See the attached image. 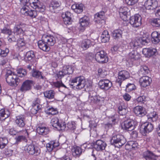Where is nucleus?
Wrapping results in <instances>:
<instances>
[{"instance_id": "f257e3e1", "label": "nucleus", "mask_w": 160, "mask_h": 160, "mask_svg": "<svg viewBox=\"0 0 160 160\" xmlns=\"http://www.w3.org/2000/svg\"><path fill=\"white\" fill-rule=\"evenodd\" d=\"M21 5L30 6L39 12H43L45 6L39 0H20Z\"/></svg>"}, {"instance_id": "f03ea898", "label": "nucleus", "mask_w": 160, "mask_h": 160, "mask_svg": "<svg viewBox=\"0 0 160 160\" xmlns=\"http://www.w3.org/2000/svg\"><path fill=\"white\" fill-rule=\"evenodd\" d=\"M25 26L24 24L21 23L17 24L14 27L13 31V33L15 36L13 37L12 35H9L8 38V41L10 42L15 41L20 37L21 35H22L25 30L24 29Z\"/></svg>"}, {"instance_id": "7ed1b4c3", "label": "nucleus", "mask_w": 160, "mask_h": 160, "mask_svg": "<svg viewBox=\"0 0 160 160\" xmlns=\"http://www.w3.org/2000/svg\"><path fill=\"white\" fill-rule=\"evenodd\" d=\"M6 81L11 86H16L19 83V79L14 72L8 70L5 75Z\"/></svg>"}, {"instance_id": "20e7f679", "label": "nucleus", "mask_w": 160, "mask_h": 160, "mask_svg": "<svg viewBox=\"0 0 160 160\" xmlns=\"http://www.w3.org/2000/svg\"><path fill=\"white\" fill-rule=\"evenodd\" d=\"M70 84L78 89L83 88L85 85V80L83 77H76L69 80Z\"/></svg>"}, {"instance_id": "39448f33", "label": "nucleus", "mask_w": 160, "mask_h": 160, "mask_svg": "<svg viewBox=\"0 0 160 160\" xmlns=\"http://www.w3.org/2000/svg\"><path fill=\"white\" fill-rule=\"evenodd\" d=\"M111 143L115 147L120 148L126 142V139L122 135L118 134L113 136L110 141Z\"/></svg>"}, {"instance_id": "423d86ee", "label": "nucleus", "mask_w": 160, "mask_h": 160, "mask_svg": "<svg viewBox=\"0 0 160 160\" xmlns=\"http://www.w3.org/2000/svg\"><path fill=\"white\" fill-rule=\"evenodd\" d=\"M150 42V38L148 36L142 38L132 40L129 44L130 47L132 48H135L142 45H145Z\"/></svg>"}, {"instance_id": "0eeeda50", "label": "nucleus", "mask_w": 160, "mask_h": 160, "mask_svg": "<svg viewBox=\"0 0 160 160\" xmlns=\"http://www.w3.org/2000/svg\"><path fill=\"white\" fill-rule=\"evenodd\" d=\"M51 123L53 127L59 130H63L66 128V124L65 122L61 120H59L56 117L52 118L51 119Z\"/></svg>"}, {"instance_id": "6e6552de", "label": "nucleus", "mask_w": 160, "mask_h": 160, "mask_svg": "<svg viewBox=\"0 0 160 160\" xmlns=\"http://www.w3.org/2000/svg\"><path fill=\"white\" fill-rule=\"evenodd\" d=\"M140 54L135 50H133L128 54L127 59V62L129 63V67H131L133 64V62L138 60L140 58Z\"/></svg>"}, {"instance_id": "1a4fd4ad", "label": "nucleus", "mask_w": 160, "mask_h": 160, "mask_svg": "<svg viewBox=\"0 0 160 160\" xmlns=\"http://www.w3.org/2000/svg\"><path fill=\"white\" fill-rule=\"evenodd\" d=\"M104 98L98 96H96L95 92H90L89 96V100L91 103H95L98 105L101 104L103 102Z\"/></svg>"}, {"instance_id": "9d476101", "label": "nucleus", "mask_w": 160, "mask_h": 160, "mask_svg": "<svg viewBox=\"0 0 160 160\" xmlns=\"http://www.w3.org/2000/svg\"><path fill=\"white\" fill-rule=\"evenodd\" d=\"M95 57L96 60L100 63H106L108 61L107 54L103 50L98 52L95 54Z\"/></svg>"}, {"instance_id": "9b49d317", "label": "nucleus", "mask_w": 160, "mask_h": 160, "mask_svg": "<svg viewBox=\"0 0 160 160\" xmlns=\"http://www.w3.org/2000/svg\"><path fill=\"white\" fill-rule=\"evenodd\" d=\"M142 18L138 14H135L131 17L129 19V23L134 27H138L142 24Z\"/></svg>"}, {"instance_id": "f8f14e48", "label": "nucleus", "mask_w": 160, "mask_h": 160, "mask_svg": "<svg viewBox=\"0 0 160 160\" xmlns=\"http://www.w3.org/2000/svg\"><path fill=\"white\" fill-rule=\"evenodd\" d=\"M153 129V125L150 123L146 122L141 125L140 131L142 135L145 136L146 133L152 132Z\"/></svg>"}, {"instance_id": "ddd939ff", "label": "nucleus", "mask_w": 160, "mask_h": 160, "mask_svg": "<svg viewBox=\"0 0 160 160\" xmlns=\"http://www.w3.org/2000/svg\"><path fill=\"white\" fill-rule=\"evenodd\" d=\"M144 6L146 9L153 11L158 7V3L157 0H147Z\"/></svg>"}, {"instance_id": "4468645a", "label": "nucleus", "mask_w": 160, "mask_h": 160, "mask_svg": "<svg viewBox=\"0 0 160 160\" xmlns=\"http://www.w3.org/2000/svg\"><path fill=\"white\" fill-rule=\"evenodd\" d=\"M130 10L126 6H122L120 7L119 12L120 17L124 21H126L128 20V16Z\"/></svg>"}, {"instance_id": "2eb2a0df", "label": "nucleus", "mask_w": 160, "mask_h": 160, "mask_svg": "<svg viewBox=\"0 0 160 160\" xmlns=\"http://www.w3.org/2000/svg\"><path fill=\"white\" fill-rule=\"evenodd\" d=\"M98 85L101 89L107 91L111 88L112 83L109 80L104 79L99 81Z\"/></svg>"}, {"instance_id": "dca6fc26", "label": "nucleus", "mask_w": 160, "mask_h": 160, "mask_svg": "<svg viewBox=\"0 0 160 160\" xmlns=\"http://www.w3.org/2000/svg\"><path fill=\"white\" fill-rule=\"evenodd\" d=\"M73 70L70 66H64L62 71H59L57 75L58 78H61L67 74H72Z\"/></svg>"}, {"instance_id": "f3484780", "label": "nucleus", "mask_w": 160, "mask_h": 160, "mask_svg": "<svg viewBox=\"0 0 160 160\" xmlns=\"http://www.w3.org/2000/svg\"><path fill=\"white\" fill-rule=\"evenodd\" d=\"M27 152L30 154L38 155L40 152L39 148L33 144H30L27 145L25 147Z\"/></svg>"}, {"instance_id": "a211bd4d", "label": "nucleus", "mask_w": 160, "mask_h": 160, "mask_svg": "<svg viewBox=\"0 0 160 160\" xmlns=\"http://www.w3.org/2000/svg\"><path fill=\"white\" fill-rule=\"evenodd\" d=\"M122 129L128 131H131L134 129L135 126L134 122L131 120H128L124 122L121 124Z\"/></svg>"}, {"instance_id": "6ab92c4d", "label": "nucleus", "mask_w": 160, "mask_h": 160, "mask_svg": "<svg viewBox=\"0 0 160 160\" xmlns=\"http://www.w3.org/2000/svg\"><path fill=\"white\" fill-rule=\"evenodd\" d=\"M142 53L146 57H150L158 54L156 49L154 48H144L142 51Z\"/></svg>"}, {"instance_id": "aec40b11", "label": "nucleus", "mask_w": 160, "mask_h": 160, "mask_svg": "<svg viewBox=\"0 0 160 160\" xmlns=\"http://www.w3.org/2000/svg\"><path fill=\"white\" fill-rule=\"evenodd\" d=\"M42 38L49 46H53L56 42L55 38L50 35L44 34Z\"/></svg>"}, {"instance_id": "412c9836", "label": "nucleus", "mask_w": 160, "mask_h": 160, "mask_svg": "<svg viewBox=\"0 0 160 160\" xmlns=\"http://www.w3.org/2000/svg\"><path fill=\"white\" fill-rule=\"evenodd\" d=\"M104 12L101 11L95 15L94 21L98 23L104 24L105 23Z\"/></svg>"}, {"instance_id": "4be33fe9", "label": "nucleus", "mask_w": 160, "mask_h": 160, "mask_svg": "<svg viewBox=\"0 0 160 160\" xmlns=\"http://www.w3.org/2000/svg\"><path fill=\"white\" fill-rule=\"evenodd\" d=\"M129 76L128 72L125 70L121 71L118 74V78L117 79V82L120 85L122 82L128 78Z\"/></svg>"}, {"instance_id": "5701e85b", "label": "nucleus", "mask_w": 160, "mask_h": 160, "mask_svg": "<svg viewBox=\"0 0 160 160\" xmlns=\"http://www.w3.org/2000/svg\"><path fill=\"white\" fill-rule=\"evenodd\" d=\"M133 111L135 114L139 117L144 116L147 113L145 108L140 106H138L134 107Z\"/></svg>"}, {"instance_id": "b1692460", "label": "nucleus", "mask_w": 160, "mask_h": 160, "mask_svg": "<svg viewBox=\"0 0 160 160\" xmlns=\"http://www.w3.org/2000/svg\"><path fill=\"white\" fill-rule=\"evenodd\" d=\"M151 82V78L146 76L142 77L139 79V83L141 86L143 87L149 86Z\"/></svg>"}, {"instance_id": "393cba45", "label": "nucleus", "mask_w": 160, "mask_h": 160, "mask_svg": "<svg viewBox=\"0 0 160 160\" xmlns=\"http://www.w3.org/2000/svg\"><path fill=\"white\" fill-rule=\"evenodd\" d=\"M25 118L23 115H20L16 117L15 123L19 127L23 128L25 126Z\"/></svg>"}, {"instance_id": "a878e982", "label": "nucleus", "mask_w": 160, "mask_h": 160, "mask_svg": "<svg viewBox=\"0 0 160 160\" xmlns=\"http://www.w3.org/2000/svg\"><path fill=\"white\" fill-rule=\"evenodd\" d=\"M106 146V143L100 140L96 141L94 144V148L97 151H101L104 150Z\"/></svg>"}, {"instance_id": "bb28decb", "label": "nucleus", "mask_w": 160, "mask_h": 160, "mask_svg": "<svg viewBox=\"0 0 160 160\" xmlns=\"http://www.w3.org/2000/svg\"><path fill=\"white\" fill-rule=\"evenodd\" d=\"M94 40L93 39L91 40L86 39L83 40L81 44V46L82 49L85 50L88 48L91 45L94 44Z\"/></svg>"}, {"instance_id": "cd10ccee", "label": "nucleus", "mask_w": 160, "mask_h": 160, "mask_svg": "<svg viewBox=\"0 0 160 160\" xmlns=\"http://www.w3.org/2000/svg\"><path fill=\"white\" fill-rule=\"evenodd\" d=\"M38 43L39 48L43 51L48 52L50 50V47L48 45L42 38L41 40L38 42Z\"/></svg>"}, {"instance_id": "c85d7f7f", "label": "nucleus", "mask_w": 160, "mask_h": 160, "mask_svg": "<svg viewBox=\"0 0 160 160\" xmlns=\"http://www.w3.org/2000/svg\"><path fill=\"white\" fill-rule=\"evenodd\" d=\"M118 121V116L114 115L109 118V122L105 125L106 127L110 128L117 124Z\"/></svg>"}, {"instance_id": "c756f323", "label": "nucleus", "mask_w": 160, "mask_h": 160, "mask_svg": "<svg viewBox=\"0 0 160 160\" xmlns=\"http://www.w3.org/2000/svg\"><path fill=\"white\" fill-rule=\"evenodd\" d=\"M18 133L23 134V135H20L16 138V141L17 142H20L22 140L26 141V138L28 137V133L26 129H24L18 132Z\"/></svg>"}, {"instance_id": "7c9ffc66", "label": "nucleus", "mask_w": 160, "mask_h": 160, "mask_svg": "<svg viewBox=\"0 0 160 160\" xmlns=\"http://www.w3.org/2000/svg\"><path fill=\"white\" fill-rule=\"evenodd\" d=\"M71 14L69 12H66L62 14V17L64 23L66 25L70 24L71 23Z\"/></svg>"}, {"instance_id": "2f4dec72", "label": "nucleus", "mask_w": 160, "mask_h": 160, "mask_svg": "<svg viewBox=\"0 0 160 160\" xmlns=\"http://www.w3.org/2000/svg\"><path fill=\"white\" fill-rule=\"evenodd\" d=\"M84 5L82 3H75L72 5L71 8L74 12L77 13H80L83 10Z\"/></svg>"}, {"instance_id": "473e14b6", "label": "nucleus", "mask_w": 160, "mask_h": 160, "mask_svg": "<svg viewBox=\"0 0 160 160\" xmlns=\"http://www.w3.org/2000/svg\"><path fill=\"white\" fill-rule=\"evenodd\" d=\"M40 102V99L37 98L33 101L32 104V108L31 109L32 112L33 114H36L40 108L39 103Z\"/></svg>"}, {"instance_id": "72a5a7b5", "label": "nucleus", "mask_w": 160, "mask_h": 160, "mask_svg": "<svg viewBox=\"0 0 160 160\" xmlns=\"http://www.w3.org/2000/svg\"><path fill=\"white\" fill-rule=\"evenodd\" d=\"M143 155L146 160H156L158 158L157 156L149 151L144 152Z\"/></svg>"}, {"instance_id": "f704fd0d", "label": "nucleus", "mask_w": 160, "mask_h": 160, "mask_svg": "<svg viewBox=\"0 0 160 160\" xmlns=\"http://www.w3.org/2000/svg\"><path fill=\"white\" fill-rule=\"evenodd\" d=\"M151 40L152 43L157 44L160 41V33L154 31L151 34Z\"/></svg>"}, {"instance_id": "c9c22d12", "label": "nucleus", "mask_w": 160, "mask_h": 160, "mask_svg": "<svg viewBox=\"0 0 160 160\" xmlns=\"http://www.w3.org/2000/svg\"><path fill=\"white\" fill-rule=\"evenodd\" d=\"M32 84V82L31 80H28L25 81L22 86L21 90L22 92L29 90L30 89Z\"/></svg>"}, {"instance_id": "e433bc0d", "label": "nucleus", "mask_w": 160, "mask_h": 160, "mask_svg": "<svg viewBox=\"0 0 160 160\" xmlns=\"http://www.w3.org/2000/svg\"><path fill=\"white\" fill-rule=\"evenodd\" d=\"M89 18L86 16L80 19L79 23L82 29H83L88 26L89 23Z\"/></svg>"}, {"instance_id": "4c0bfd02", "label": "nucleus", "mask_w": 160, "mask_h": 160, "mask_svg": "<svg viewBox=\"0 0 160 160\" xmlns=\"http://www.w3.org/2000/svg\"><path fill=\"white\" fill-rule=\"evenodd\" d=\"M35 58V54L33 51H30L27 52L24 57L26 62H32Z\"/></svg>"}, {"instance_id": "58836bf2", "label": "nucleus", "mask_w": 160, "mask_h": 160, "mask_svg": "<svg viewBox=\"0 0 160 160\" xmlns=\"http://www.w3.org/2000/svg\"><path fill=\"white\" fill-rule=\"evenodd\" d=\"M59 143L57 141H52L47 143L46 145V147L47 150L49 152H51L55 148L58 146Z\"/></svg>"}, {"instance_id": "ea45409f", "label": "nucleus", "mask_w": 160, "mask_h": 160, "mask_svg": "<svg viewBox=\"0 0 160 160\" xmlns=\"http://www.w3.org/2000/svg\"><path fill=\"white\" fill-rule=\"evenodd\" d=\"M101 39L102 42L105 43L109 41L110 36L107 31H104L101 35Z\"/></svg>"}, {"instance_id": "a19ab883", "label": "nucleus", "mask_w": 160, "mask_h": 160, "mask_svg": "<svg viewBox=\"0 0 160 160\" xmlns=\"http://www.w3.org/2000/svg\"><path fill=\"white\" fill-rule=\"evenodd\" d=\"M10 115L9 112L6 109H1L0 110V119L4 120L8 118Z\"/></svg>"}, {"instance_id": "79ce46f5", "label": "nucleus", "mask_w": 160, "mask_h": 160, "mask_svg": "<svg viewBox=\"0 0 160 160\" xmlns=\"http://www.w3.org/2000/svg\"><path fill=\"white\" fill-rule=\"evenodd\" d=\"M148 120L149 121H156L158 118V115L155 112H152L148 113L147 115Z\"/></svg>"}, {"instance_id": "37998d69", "label": "nucleus", "mask_w": 160, "mask_h": 160, "mask_svg": "<svg viewBox=\"0 0 160 160\" xmlns=\"http://www.w3.org/2000/svg\"><path fill=\"white\" fill-rule=\"evenodd\" d=\"M72 155L75 157L79 156L82 153V151L79 147H73L72 149Z\"/></svg>"}, {"instance_id": "c03bdc74", "label": "nucleus", "mask_w": 160, "mask_h": 160, "mask_svg": "<svg viewBox=\"0 0 160 160\" xmlns=\"http://www.w3.org/2000/svg\"><path fill=\"white\" fill-rule=\"evenodd\" d=\"M38 132L43 135L48 134L49 132L48 128L44 127H39L37 129Z\"/></svg>"}, {"instance_id": "a18cd8bd", "label": "nucleus", "mask_w": 160, "mask_h": 160, "mask_svg": "<svg viewBox=\"0 0 160 160\" xmlns=\"http://www.w3.org/2000/svg\"><path fill=\"white\" fill-rule=\"evenodd\" d=\"M122 31L120 29H117L112 32V36L115 39H118L122 37Z\"/></svg>"}, {"instance_id": "49530a36", "label": "nucleus", "mask_w": 160, "mask_h": 160, "mask_svg": "<svg viewBox=\"0 0 160 160\" xmlns=\"http://www.w3.org/2000/svg\"><path fill=\"white\" fill-rule=\"evenodd\" d=\"M45 112L49 115L51 114L52 115L56 114L58 113V111L56 108H54L51 106H49L46 108Z\"/></svg>"}, {"instance_id": "de8ad7c7", "label": "nucleus", "mask_w": 160, "mask_h": 160, "mask_svg": "<svg viewBox=\"0 0 160 160\" xmlns=\"http://www.w3.org/2000/svg\"><path fill=\"white\" fill-rule=\"evenodd\" d=\"M44 97L49 99H52L54 98L55 92L52 90L47 91L44 93Z\"/></svg>"}, {"instance_id": "09e8293b", "label": "nucleus", "mask_w": 160, "mask_h": 160, "mask_svg": "<svg viewBox=\"0 0 160 160\" xmlns=\"http://www.w3.org/2000/svg\"><path fill=\"white\" fill-rule=\"evenodd\" d=\"M22 35H21L20 37L17 39V46L18 47L19 49H20L22 47L25 46V42L24 40L22 38Z\"/></svg>"}, {"instance_id": "8fccbe9b", "label": "nucleus", "mask_w": 160, "mask_h": 160, "mask_svg": "<svg viewBox=\"0 0 160 160\" xmlns=\"http://www.w3.org/2000/svg\"><path fill=\"white\" fill-rule=\"evenodd\" d=\"M149 69L146 66H142L141 67L140 70L139 71V74H146L148 73Z\"/></svg>"}, {"instance_id": "3c124183", "label": "nucleus", "mask_w": 160, "mask_h": 160, "mask_svg": "<svg viewBox=\"0 0 160 160\" xmlns=\"http://www.w3.org/2000/svg\"><path fill=\"white\" fill-rule=\"evenodd\" d=\"M126 108V107L123 106V105H120L118 108L119 113L122 115H125L127 112Z\"/></svg>"}, {"instance_id": "603ef678", "label": "nucleus", "mask_w": 160, "mask_h": 160, "mask_svg": "<svg viewBox=\"0 0 160 160\" xmlns=\"http://www.w3.org/2000/svg\"><path fill=\"white\" fill-rule=\"evenodd\" d=\"M76 123L75 122L71 121L69 122L67 124V127L70 129L73 130V132L76 134H77V132L74 131L76 128Z\"/></svg>"}, {"instance_id": "864d4df0", "label": "nucleus", "mask_w": 160, "mask_h": 160, "mask_svg": "<svg viewBox=\"0 0 160 160\" xmlns=\"http://www.w3.org/2000/svg\"><path fill=\"white\" fill-rule=\"evenodd\" d=\"M36 10H29L28 12H27V15L29 16L30 17L32 18H35L37 16V12H39V11H38L36 9Z\"/></svg>"}, {"instance_id": "5fc2aeb1", "label": "nucleus", "mask_w": 160, "mask_h": 160, "mask_svg": "<svg viewBox=\"0 0 160 160\" xmlns=\"http://www.w3.org/2000/svg\"><path fill=\"white\" fill-rule=\"evenodd\" d=\"M8 142V140L7 138H0V148H4Z\"/></svg>"}, {"instance_id": "6e6d98bb", "label": "nucleus", "mask_w": 160, "mask_h": 160, "mask_svg": "<svg viewBox=\"0 0 160 160\" xmlns=\"http://www.w3.org/2000/svg\"><path fill=\"white\" fill-rule=\"evenodd\" d=\"M32 76L33 77H36L39 78H43L41 72L38 71L34 70L32 73Z\"/></svg>"}, {"instance_id": "4d7b16f0", "label": "nucleus", "mask_w": 160, "mask_h": 160, "mask_svg": "<svg viewBox=\"0 0 160 160\" xmlns=\"http://www.w3.org/2000/svg\"><path fill=\"white\" fill-rule=\"evenodd\" d=\"M151 23L154 26L159 27L160 26V19L157 18H153L152 20Z\"/></svg>"}, {"instance_id": "13d9d810", "label": "nucleus", "mask_w": 160, "mask_h": 160, "mask_svg": "<svg viewBox=\"0 0 160 160\" xmlns=\"http://www.w3.org/2000/svg\"><path fill=\"white\" fill-rule=\"evenodd\" d=\"M136 87L133 83H128L126 86V89L127 92H130L135 89Z\"/></svg>"}, {"instance_id": "bf43d9fd", "label": "nucleus", "mask_w": 160, "mask_h": 160, "mask_svg": "<svg viewBox=\"0 0 160 160\" xmlns=\"http://www.w3.org/2000/svg\"><path fill=\"white\" fill-rule=\"evenodd\" d=\"M22 7L21 9V13L25 15H27V12H28L29 6H27L26 5H22Z\"/></svg>"}, {"instance_id": "052dcab7", "label": "nucleus", "mask_w": 160, "mask_h": 160, "mask_svg": "<svg viewBox=\"0 0 160 160\" xmlns=\"http://www.w3.org/2000/svg\"><path fill=\"white\" fill-rule=\"evenodd\" d=\"M17 74L18 76L22 77L24 76L27 73L26 71L22 68H19L17 70Z\"/></svg>"}, {"instance_id": "680f3d73", "label": "nucleus", "mask_w": 160, "mask_h": 160, "mask_svg": "<svg viewBox=\"0 0 160 160\" xmlns=\"http://www.w3.org/2000/svg\"><path fill=\"white\" fill-rule=\"evenodd\" d=\"M1 32L8 35H11L13 32H11V30L8 27H4L3 29H1Z\"/></svg>"}, {"instance_id": "e2e57ef3", "label": "nucleus", "mask_w": 160, "mask_h": 160, "mask_svg": "<svg viewBox=\"0 0 160 160\" xmlns=\"http://www.w3.org/2000/svg\"><path fill=\"white\" fill-rule=\"evenodd\" d=\"M60 5V4L58 2L53 1L51 2L50 7V8H52L53 9H55L59 7Z\"/></svg>"}, {"instance_id": "0e129e2a", "label": "nucleus", "mask_w": 160, "mask_h": 160, "mask_svg": "<svg viewBox=\"0 0 160 160\" xmlns=\"http://www.w3.org/2000/svg\"><path fill=\"white\" fill-rule=\"evenodd\" d=\"M9 52V50L6 48L5 50L0 49V56L2 57H6Z\"/></svg>"}, {"instance_id": "69168bd1", "label": "nucleus", "mask_w": 160, "mask_h": 160, "mask_svg": "<svg viewBox=\"0 0 160 160\" xmlns=\"http://www.w3.org/2000/svg\"><path fill=\"white\" fill-rule=\"evenodd\" d=\"M129 145L131 146V148L132 150H135L138 147V143L136 142L133 141H129Z\"/></svg>"}, {"instance_id": "338daca9", "label": "nucleus", "mask_w": 160, "mask_h": 160, "mask_svg": "<svg viewBox=\"0 0 160 160\" xmlns=\"http://www.w3.org/2000/svg\"><path fill=\"white\" fill-rule=\"evenodd\" d=\"M138 0H125V2L128 5H132L136 3Z\"/></svg>"}, {"instance_id": "774afa93", "label": "nucleus", "mask_w": 160, "mask_h": 160, "mask_svg": "<svg viewBox=\"0 0 160 160\" xmlns=\"http://www.w3.org/2000/svg\"><path fill=\"white\" fill-rule=\"evenodd\" d=\"M54 86L57 87H64L66 88H67L62 83L61 81H57L54 83Z\"/></svg>"}]
</instances>
